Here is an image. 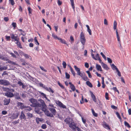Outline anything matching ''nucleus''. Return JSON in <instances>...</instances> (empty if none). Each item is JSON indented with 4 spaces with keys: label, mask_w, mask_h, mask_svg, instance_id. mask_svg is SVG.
I'll use <instances>...</instances> for the list:
<instances>
[{
    "label": "nucleus",
    "mask_w": 131,
    "mask_h": 131,
    "mask_svg": "<svg viewBox=\"0 0 131 131\" xmlns=\"http://www.w3.org/2000/svg\"><path fill=\"white\" fill-rule=\"evenodd\" d=\"M70 88L73 91H74L75 90V87L74 85L73 84L71 86H70Z\"/></svg>",
    "instance_id": "obj_33"
},
{
    "label": "nucleus",
    "mask_w": 131,
    "mask_h": 131,
    "mask_svg": "<svg viewBox=\"0 0 131 131\" xmlns=\"http://www.w3.org/2000/svg\"><path fill=\"white\" fill-rule=\"evenodd\" d=\"M124 125L125 126H126L128 128H130V126L129 124L126 121H124Z\"/></svg>",
    "instance_id": "obj_32"
},
{
    "label": "nucleus",
    "mask_w": 131,
    "mask_h": 131,
    "mask_svg": "<svg viewBox=\"0 0 131 131\" xmlns=\"http://www.w3.org/2000/svg\"><path fill=\"white\" fill-rule=\"evenodd\" d=\"M103 126L105 128H108V129H110V127L109 125L107 124L105 122H104V123L103 124Z\"/></svg>",
    "instance_id": "obj_21"
},
{
    "label": "nucleus",
    "mask_w": 131,
    "mask_h": 131,
    "mask_svg": "<svg viewBox=\"0 0 131 131\" xmlns=\"http://www.w3.org/2000/svg\"><path fill=\"white\" fill-rule=\"evenodd\" d=\"M2 89H3L4 91L6 92L4 93L5 96H7L8 97L10 98L14 96V94L10 92V91L8 90V88H3L2 90Z\"/></svg>",
    "instance_id": "obj_3"
},
{
    "label": "nucleus",
    "mask_w": 131,
    "mask_h": 131,
    "mask_svg": "<svg viewBox=\"0 0 131 131\" xmlns=\"http://www.w3.org/2000/svg\"><path fill=\"white\" fill-rule=\"evenodd\" d=\"M62 65L63 66V67L64 69H65L66 68L67 66V64L64 61H63L62 63Z\"/></svg>",
    "instance_id": "obj_45"
},
{
    "label": "nucleus",
    "mask_w": 131,
    "mask_h": 131,
    "mask_svg": "<svg viewBox=\"0 0 131 131\" xmlns=\"http://www.w3.org/2000/svg\"><path fill=\"white\" fill-rule=\"evenodd\" d=\"M14 96L15 97V98L16 99L19 100V99L22 100V99L20 97L19 93H15L14 94Z\"/></svg>",
    "instance_id": "obj_14"
},
{
    "label": "nucleus",
    "mask_w": 131,
    "mask_h": 131,
    "mask_svg": "<svg viewBox=\"0 0 131 131\" xmlns=\"http://www.w3.org/2000/svg\"><path fill=\"white\" fill-rule=\"evenodd\" d=\"M28 10L29 11V14H31L32 13V10L30 7H28Z\"/></svg>",
    "instance_id": "obj_50"
},
{
    "label": "nucleus",
    "mask_w": 131,
    "mask_h": 131,
    "mask_svg": "<svg viewBox=\"0 0 131 131\" xmlns=\"http://www.w3.org/2000/svg\"><path fill=\"white\" fill-rule=\"evenodd\" d=\"M58 106L60 107H62L63 108H66V106L63 105L61 102H60V103L59 104Z\"/></svg>",
    "instance_id": "obj_26"
},
{
    "label": "nucleus",
    "mask_w": 131,
    "mask_h": 131,
    "mask_svg": "<svg viewBox=\"0 0 131 131\" xmlns=\"http://www.w3.org/2000/svg\"><path fill=\"white\" fill-rule=\"evenodd\" d=\"M48 109L52 113L51 114L53 115H55L56 113V110L53 108H52L49 107H48Z\"/></svg>",
    "instance_id": "obj_9"
},
{
    "label": "nucleus",
    "mask_w": 131,
    "mask_h": 131,
    "mask_svg": "<svg viewBox=\"0 0 131 131\" xmlns=\"http://www.w3.org/2000/svg\"><path fill=\"white\" fill-rule=\"evenodd\" d=\"M42 101L41 103L42 104V110L44 112L45 115L48 116L53 117L54 116H53V115L51 113H50L49 111H48L47 109H46V106L44 102L42 100Z\"/></svg>",
    "instance_id": "obj_1"
},
{
    "label": "nucleus",
    "mask_w": 131,
    "mask_h": 131,
    "mask_svg": "<svg viewBox=\"0 0 131 131\" xmlns=\"http://www.w3.org/2000/svg\"><path fill=\"white\" fill-rule=\"evenodd\" d=\"M96 69L97 70H98V71H102V68L100 66V65L96 64Z\"/></svg>",
    "instance_id": "obj_16"
},
{
    "label": "nucleus",
    "mask_w": 131,
    "mask_h": 131,
    "mask_svg": "<svg viewBox=\"0 0 131 131\" xmlns=\"http://www.w3.org/2000/svg\"><path fill=\"white\" fill-rule=\"evenodd\" d=\"M85 66L87 68H88L89 67V65L88 63L87 62H86L85 63Z\"/></svg>",
    "instance_id": "obj_62"
},
{
    "label": "nucleus",
    "mask_w": 131,
    "mask_h": 131,
    "mask_svg": "<svg viewBox=\"0 0 131 131\" xmlns=\"http://www.w3.org/2000/svg\"><path fill=\"white\" fill-rule=\"evenodd\" d=\"M117 25V23L116 21H114V27L113 28L114 29H116V26Z\"/></svg>",
    "instance_id": "obj_36"
},
{
    "label": "nucleus",
    "mask_w": 131,
    "mask_h": 131,
    "mask_svg": "<svg viewBox=\"0 0 131 131\" xmlns=\"http://www.w3.org/2000/svg\"><path fill=\"white\" fill-rule=\"evenodd\" d=\"M111 107L113 109L116 110L117 109V107L116 106H115L114 105H112L111 106Z\"/></svg>",
    "instance_id": "obj_52"
},
{
    "label": "nucleus",
    "mask_w": 131,
    "mask_h": 131,
    "mask_svg": "<svg viewBox=\"0 0 131 131\" xmlns=\"http://www.w3.org/2000/svg\"><path fill=\"white\" fill-rule=\"evenodd\" d=\"M12 25L14 29H15L16 27V24L15 22H13L12 24Z\"/></svg>",
    "instance_id": "obj_42"
},
{
    "label": "nucleus",
    "mask_w": 131,
    "mask_h": 131,
    "mask_svg": "<svg viewBox=\"0 0 131 131\" xmlns=\"http://www.w3.org/2000/svg\"><path fill=\"white\" fill-rule=\"evenodd\" d=\"M2 113L3 115H5L7 113V112L6 111H3Z\"/></svg>",
    "instance_id": "obj_64"
},
{
    "label": "nucleus",
    "mask_w": 131,
    "mask_h": 131,
    "mask_svg": "<svg viewBox=\"0 0 131 131\" xmlns=\"http://www.w3.org/2000/svg\"><path fill=\"white\" fill-rule=\"evenodd\" d=\"M87 31L88 32L89 34L90 35H92V31L90 29V28L87 29Z\"/></svg>",
    "instance_id": "obj_59"
},
{
    "label": "nucleus",
    "mask_w": 131,
    "mask_h": 131,
    "mask_svg": "<svg viewBox=\"0 0 131 131\" xmlns=\"http://www.w3.org/2000/svg\"><path fill=\"white\" fill-rule=\"evenodd\" d=\"M71 2V5L72 8H73V10L75 11V6H74V0H70Z\"/></svg>",
    "instance_id": "obj_24"
},
{
    "label": "nucleus",
    "mask_w": 131,
    "mask_h": 131,
    "mask_svg": "<svg viewBox=\"0 0 131 131\" xmlns=\"http://www.w3.org/2000/svg\"><path fill=\"white\" fill-rule=\"evenodd\" d=\"M41 127L43 129H45L47 127V126L45 124H42Z\"/></svg>",
    "instance_id": "obj_38"
},
{
    "label": "nucleus",
    "mask_w": 131,
    "mask_h": 131,
    "mask_svg": "<svg viewBox=\"0 0 131 131\" xmlns=\"http://www.w3.org/2000/svg\"><path fill=\"white\" fill-rule=\"evenodd\" d=\"M71 121L70 118H66L64 120V121L67 124H68L69 125V126L71 124V123L72 124H73H73L74 123L72 119H71Z\"/></svg>",
    "instance_id": "obj_5"
},
{
    "label": "nucleus",
    "mask_w": 131,
    "mask_h": 131,
    "mask_svg": "<svg viewBox=\"0 0 131 131\" xmlns=\"http://www.w3.org/2000/svg\"><path fill=\"white\" fill-rule=\"evenodd\" d=\"M111 67L112 69L114 70H116V71L118 69L117 67L114 64H113L111 65Z\"/></svg>",
    "instance_id": "obj_25"
},
{
    "label": "nucleus",
    "mask_w": 131,
    "mask_h": 131,
    "mask_svg": "<svg viewBox=\"0 0 131 131\" xmlns=\"http://www.w3.org/2000/svg\"><path fill=\"white\" fill-rule=\"evenodd\" d=\"M9 2L12 6L14 5L15 4V3L14 0H9Z\"/></svg>",
    "instance_id": "obj_34"
},
{
    "label": "nucleus",
    "mask_w": 131,
    "mask_h": 131,
    "mask_svg": "<svg viewBox=\"0 0 131 131\" xmlns=\"http://www.w3.org/2000/svg\"><path fill=\"white\" fill-rule=\"evenodd\" d=\"M19 123V120L18 119L17 121H15L13 122V124L15 125L17 124L18 123Z\"/></svg>",
    "instance_id": "obj_54"
},
{
    "label": "nucleus",
    "mask_w": 131,
    "mask_h": 131,
    "mask_svg": "<svg viewBox=\"0 0 131 131\" xmlns=\"http://www.w3.org/2000/svg\"><path fill=\"white\" fill-rule=\"evenodd\" d=\"M19 53L20 54L21 56H22V55L24 56L25 54V53L23 52L22 51H21L20 50L19 51Z\"/></svg>",
    "instance_id": "obj_49"
},
{
    "label": "nucleus",
    "mask_w": 131,
    "mask_h": 131,
    "mask_svg": "<svg viewBox=\"0 0 131 131\" xmlns=\"http://www.w3.org/2000/svg\"><path fill=\"white\" fill-rule=\"evenodd\" d=\"M29 101L31 102L32 104L30 105L32 107H40L41 104L38 102L37 100L33 98H31L29 100Z\"/></svg>",
    "instance_id": "obj_2"
},
{
    "label": "nucleus",
    "mask_w": 131,
    "mask_h": 131,
    "mask_svg": "<svg viewBox=\"0 0 131 131\" xmlns=\"http://www.w3.org/2000/svg\"><path fill=\"white\" fill-rule=\"evenodd\" d=\"M15 40V41H18L19 40V38L17 36H15L14 39Z\"/></svg>",
    "instance_id": "obj_57"
},
{
    "label": "nucleus",
    "mask_w": 131,
    "mask_h": 131,
    "mask_svg": "<svg viewBox=\"0 0 131 131\" xmlns=\"http://www.w3.org/2000/svg\"><path fill=\"white\" fill-rule=\"evenodd\" d=\"M40 68L41 70H43V71L45 72L47 71V70L45 69L43 67L40 66Z\"/></svg>",
    "instance_id": "obj_61"
},
{
    "label": "nucleus",
    "mask_w": 131,
    "mask_h": 131,
    "mask_svg": "<svg viewBox=\"0 0 131 131\" xmlns=\"http://www.w3.org/2000/svg\"><path fill=\"white\" fill-rule=\"evenodd\" d=\"M17 104L18 106H20V108L21 109H23L25 108V107H26V106H25L24 104L22 103L18 102L17 103Z\"/></svg>",
    "instance_id": "obj_10"
},
{
    "label": "nucleus",
    "mask_w": 131,
    "mask_h": 131,
    "mask_svg": "<svg viewBox=\"0 0 131 131\" xmlns=\"http://www.w3.org/2000/svg\"><path fill=\"white\" fill-rule=\"evenodd\" d=\"M10 99H7L5 98L4 100V105H8L10 103Z\"/></svg>",
    "instance_id": "obj_11"
},
{
    "label": "nucleus",
    "mask_w": 131,
    "mask_h": 131,
    "mask_svg": "<svg viewBox=\"0 0 131 131\" xmlns=\"http://www.w3.org/2000/svg\"><path fill=\"white\" fill-rule=\"evenodd\" d=\"M16 43L17 44L18 47H19L20 48H22L21 43L19 41H17Z\"/></svg>",
    "instance_id": "obj_28"
},
{
    "label": "nucleus",
    "mask_w": 131,
    "mask_h": 131,
    "mask_svg": "<svg viewBox=\"0 0 131 131\" xmlns=\"http://www.w3.org/2000/svg\"><path fill=\"white\" fill-rule=\"evenodd\" d=\"M112 89L115 92H117L118 94H119V91L117 89L116 87H113Z\"/></svg>",
    "instance_id": "obj_30"
},
{
    "label": "nucleus",
    "mask_w": 131,
    "mask_h": 131,
    "mask_svg": "<svg viewBox=\"0 0 131 131\" xmlns=\"http://www.w3.org/2000/svg\"><path fill=\"white\" fill-rule=\"evenodd\" d=\"M19 118L21 120L23 119L26 120L27 119L26 117L25 116V115L24 113V112L23 111H21V114Z\"/></svg>",
    "instance_id": "obj_8"
},
{
    "label": "nucleus",
    "mask_w": 131,
    "mask_h": 131,
    "mask_svg": "<svg viewBox=\"0 0 131 131\" xmlns=\"http://www.w3.org/2000/svg\"><path fill=\"white\" fill-rule=\"evenodd\" d=\"M1 84L4 85H8L10 84L9 82L5 80H1Z\"/></svg>",
    "instance_id": "obj_7"
},
{
    "label": "nucleus",
    "mask_w": 131,
    "mask_h": 131,
    "mask_svg": "<svg viewBox=\"0 0 131 131\" xmlns=\"http://www.w3.org/2000/svg\"><path fill=\"white\" fill-rule=\"evenodd\" d=\"M8 62L9 63H10L12 64L15 65H16V64L15 62H14L13 61H12L10 60H8Z\"/></svg>",
    "instance_id": "obj_35"
},
{
    "label": "nucleus",
    "mask_w": 131,
    "mask_h": 131,
    "mask_svg": "<svg viewBox=\"0 0 131 131\" xmlns=\"http://www.w3.org/2000/svg\"><path fill=\"white\" fill-rule=\"evenodd\" d=\"M27 114L29 118H31L33 117V114H31L29 112Z\"/></svg>",
    "instance_id": "obj_40"
},
{
    "label": "nucleus",
    "mask_w": 131,
    "mask_h": 131,
    "mask_svg": "<svg viewBox=\"0 0 131 131\" xmlns=\"http://www.w3.org/2000/svg\"><path fill=\"white\" fill-rule=\"evenodd\" d=\"M36 122L37 124H38L39 123V121L41 122L43 120V119L42 118H37L36 119Z\"/></svg>",
    "instance_id": "obj_18"
},
{
    "label": "nucleus",
    "mask_w": 131,
    "mask_h": 131,
    "mask_svg": "<svg viewBox=\"0 0 131 131\" xmlns=\"http://www.w3.org/2000/svg\"><path fill=\"white\" fill-rule=\"evenodd\" d=\"M84 98L83 96L82 95V96L81 100L80 101V103L82 104L84 103Z\"/></svg>",
    "instance_id": "obj_48"
},
{
    "label": "nucleus",
    "mask_w": 131,
    "mask_h": 131,
    "mask_svg": "<svg viewBox=\"0 0 131 131\" xmlns=\"http://www.w3.org/2000/svg\"><path fill=\"white\" fill-rule=\"evenodd\" d=\"M83 32H82L80 34V39L81 38H85Z\"/></svg>",
    "instance_id": "obj_39"
},
{
    "label": "nucleus",
    "mask_w": 131,
    "mask_h": 131,
    "mask_svg": "<svg viewBox=\"0 0 131 131\" xmlns=\"http://www.w3.org/2000/svg\"><path fill=\"white\" fill-rule=\"evenodd\" d=\"M82 79H83V80L85 81H86L88 80H89V78H88L87 77L86 75L84 73L83 76L82 78Z\"/></svg>",
    "instance_id": "obj_19"
},
{
    "label": "nucleus",
    "mask_w": 131,
    "mask_h": 131,
    "mask_svg": "<svg viewBox=\"0 0 131 131\" xmlns=\"http://www.w3.org/2000/svg\"><path fill=\"white\" fill-rule=\"evenodd\" d=\"M116 115H117V117H118L120 119V120H121L122 119V118H121L120 116V114H119V113L118 112H116Z\"/></svg>",
    "instance_id": "obj_43"
},
{
    "label": "nucleus",
    "mask_w": 131,
    "mask_h": 131,
    "mask_svg": "<svg viewBox=\"0 0 131 131\" xmlns=\"http://www.w3.org/2000/svg\"><path fill=\"white\" fill-rule=\"evenodd\" d=\"M10 54L11 55L12 57H13L14 58H16V55L14 53L12 52H10Z\"/></svg>",
    "instance_id": "obj_53"
},
{
    "label": "nucleus",
    "mask_w": 131,
    "mask_h": 131,
    "mask_svg": "<svg viewBox=\"0 0 131 131\" xmlns=\"http://www.w3.org/2000/svg\"><path fill=\"white\" fill-rule=\"evenodd\" d=\"M80 41L82 44L84 45H85L86 41V39L85 38H81L80 39Z\"/></svg>",
    "instance_id": "obj_20"
},
{
    "label": "nucleus",
    "mask_w": 131,
    "mask_h": 131,
    "mask_svg": "<svg viewBox=\"0 0 131 131\" xmlns=\"http://www.w3.org/2000/svg\"><path fill=\"white\" fill-rule=\"evenodd\" d=\"M52 36L54 37L55 39H58V38H59V37H57L56 35H55L54 34H52Z\"/></svg>",
    "instance_id": "obj_63"
},
{
    "label": "nucleus",
    "mask_w": 131,
    "mask_h": 131,
    "mask_svg": "<svg viewBox=\"0 0 131 131\" xmlns=\"http://www.w3.org/2000/svg\"><path fill=\"white\" fill-rule=\"evenodd\" d=\"M47 91L50 92H51L52 93H53L54 92L53 91L50 87L48 88V90Z\"/></svg>",
    "instance_id": "obj_44"
},
{
    "label": "nucleus",
    "mask_w": 131,
    "mask_h": 131,
    "mask_svg": "<svg viewBox=\"0 0 131 131\" xmlns=\"http://www.w3.org/2000/svg\"><path fill=\"white\" fill-rule=\"evenodd\" d=\"M19 114L18 113L12 114L10 117L11 119H15L18 118Z\"/></svg>",
    "instance_id": "obj_13"
},
{
    "label": "nucleus",
    "mask_w": 131,
    "mask_h": 131,
    "mask_svg": "<svg viewBox=\"0 0 131 131\" xmlns=\"http://www.w3.org/2000/svg\"><path fill=\"white\" fill-rule=\"evenodd\" d=\"M58 84L62 89H64V87L60 82H59L58 81Z\"/></svg>",
    "instance_id": "obj_41"
},
{
    "label": "nucleus",
    "mask_w": 131,
    "mask_h": 131,
    "mask_svg": "<svg viewBox=\"0 0 131 131\" xmlns=\"http://www.w3.org/2000/svg\"><path fill=\"white\" fill-rule=\"evenodd\" d=\"M71 124L69 126V127L71 128L73 130L76 131V129H77L78 131H81V129L77 126H76V124L74 123L73 124H72L71 123Z\"/></svg>",
    "instance_id": "obj_4"
},
{
    "label": "nucleus",
    "mask_w": 131,
    "mask_h": 131,
    "mask_svg": "<svg viewBox=\"0 0 131 131\" xmlns=\"http://www.w3.org/2000/svg\"><path fill=\"white\" fill-rule=\"evenodd\" d=\"M90 93L91 98L92 99L93 101L94 102H96V99L95 95L93 94L92 92L90 91Z\"/></svg>",
    "instance_id": "obj_12"
},
{
    "label": "nucleus",
    "mask_w": 131,
    "mask_h": 131,
    "mask_svg": "<svg viewBox=\"0 0 131 131\" xmlns=\"http://www.w3.org/2000/svg\"><path fill=\"white\" fill-rule=\"evenodd\" d=\"M17 84L19 85V86H22V87L23 89H28L27 85V84L26 85L24 84L21 81H19L17 83Z\"/></svg>",
    "instance_id": "obj_6"
},
{
    "label": "nucleus",
    "mask_w": 131,
    "mask_h": 131,
    "mask_svg": "<svg viewBox=\"0 0 131 131\" xmlns=\"http://www.w3.org/2000/svg\"><path fill=\"white\" fill-rule=\"evenodd\" d=\"M92 113L93 115L95 117H97V114L95 112L93 109H91Z\"/></svg>",
    "instance_id": "obj_29"
},
{
    "label": "nucleus",
    "mask_w": 131,
    "mask_h": 131,
    "mask_svg": "<svg viewBox=\"0 0 131 131\" xmlns=\"http://www.w3.org/2000/svg\"><path fill=\"white\" fill-rule=\"evenodd\" d=\"M24 56L25 57L26 59L29 58V57H31L30 56L27 54H25Z\"/></svg>",
    "instance_id": "obj_51"
},
{
    "label": "nucleus",
    "mask_w": 131,
    "mask_h": 131,
    "mask_svg": "<svg viewBox=\"0 0 131 131\" xmlns=\"http://www.w3.org/2000/svg\"><path fill=\"white\" fill-rule=\"evenodd\" d=\"M7 67L4 66L3 67H1V71H2L3 70H5L7 69Z\"/></svg>",
    "instance_id": "obj_46"
},
{
    "label": "nucleus",
    "mask_w": 131,
    "mask_h": 131,
    "mask_svg": "<svg viewBox=\"0 0 131 131\" xmlns=\"http://www.w3.org/2000/svg\"><path fill=\"white\" fill-rule=\"evenodd\" d=\"M116 71L117 72V75L119 77H121V72L118 69L116 70Z\"/></svg>",
    "instance_id": "obj_60"
},
{
    "label": "nucleus",
    "mask_w": 131,
    "mask_h": 131,
    "mask_svg": "<svg viewBox=\"0 0 131 131\" xmlns=\"http://www.w3.org/2000/svg\"><path fill=\"white\" fill-rule=\"evenodd\" d=\"M86 85L90 88L93 87V85L89 81H87L86 82Z\"/></svg>",
    "instance_id": "obj_23"
},
{
    "label": "nucleus",
    "mask_w": 131,
    "mask_h": 131,
    "mask_svg": "<svg viewBox=\"0 0 131 131\" xmlns=\"http://www.w3.org/2000/svg\"><path fill=\"white\" fill-rule=\"evenodd\" d=\"M108 93L106 92L105 94V97L106 98V99L107 100H108L109 99V97L108 96Z\"/></svg>",
    "instance_id": "obj_47"
},
{
    "label": "nucleus",
    "mask_w": 131,
    "mask_h": 131,
    "mask_svg": "<svg viewBox=\"0 0 131 131\" xmlns=\"http://www.w3.org/2000/svg\"><path fill=\"white\" fill-rule=\"evenodd\" d=\"M5 37H6V39L7 41H8V40L9 41L10 40V36H5Z\"/></svg>",
    "instance_id": "obj_58"
},
{
    "label": "nucleus",
    "mask_w": 131,
    "mask_h": 131,
    "mask_svg": "<svg viewBox=\"0 0 131 131\" xmlns=\"http://www.w3.org/2000/svg\"><path fill=\"white\" fill-rule=\"evenodd\" d=\"M65 77L66 78L68 79H69L70 78V76L69 74H68L67 72H66L65 73Z\"/></svg>",
    "instance_id": "obj_37"
},
{
    "label": "nucleus",
    "mask_w": 131,
    "mask_h": 131,
    "mask_svg": "<svg viewBox=\"0 0 131 131\" xmlns=\"http://www.w3.org/2000/svg\"><path fill=\"white\" fill-rule=\"evenodd\" d=\"M58 40H60V42L61 43L63 44H67L66 41H65L64 39H62L61 38H58Z\"/></svg>",
    "instance_id": "obj_22"
},
{
    "label": "nucleus",
    "mask_w": 131,
    "mask_h": 131,
    "mask_svg": "<svg viewBox=\"0 0 131 131\" xmlns=\"http://www.w3.org/2000/svg\"><path fill=\"white\" fill-rule=\"evenodd\" d=\"M74 67L76 71L77 72V74H80V69L77 67L76 66H74Z\"/></svg>",
    "instance_id": "obj_17"
},
{
    "label": "nucleus",
    "mask_w": 131,
    "mask_h": 131,
    "mask_svg": "<svg viewBox=\"0 0 131 131\" xmlns=\"http://www.w3.org/2000/svg\"><path fill=\"white\" fill-rule=\"evenodd\" d=\"M107 60L109 63H111L112 62V61L110 58L108 57L107 58Z\"/></svg>",
    "instance_id": "obj_56"
},
{
    "label": "nucleus",
    "mask_w": 131,
    "mask_h": 131,
    "mask_svg": "<svg viewBox=\"0 0 131 131\" xmlns=\"http://www.w3.org/2000/svg\"><path fill=\"white\" fill-rule=\"evenodd\" d=\"M26 94L22 93L21 94V96L23 98H24L26 97Z\"/></svg>",
    "instance_id": "obj_55"
},
{
    "label": "nucleus",
    "mask_w": 131,
    "mask_h": 131,
    "mask_svg": "<svg viewBox=\"0 0 131 131\" xmlns=\"http://www.w3.org/2000/svg\"><path fill=\"white\" fill-rule=\"evenodd\" d=\"M102 66L104 69L106 70H108L109 69V68L107 65L106 64L104 63L103 62H102Z\"/></svg>",
    "instance_id": "obj_15"
},
{
    "label": "nucleus",
    "mask_w": 131,
    "mask_h": 131,
    "mask_svg": "<svg viewBox=\"0 0 131 131\" xmlns=\"http://www.w3.org/2000/svg\"><path fill=\"white\" fill-rule=\"evenodd\" d=\"M34 39L35 40V43L36 44V45L37 44L38 45H39V43L38 42L37 40V37H35L34 38Z\"/></svg>",
    "instance_id": "obj_31"
},
{
    "label": "nucleus",
    "mask_w": 131,
    "mask_h": 131,
    "mask_svg": "<svg viewBox=\"0 0 131 131\" xmlns=\"http://www.w3.org/2000/svg\"><path fill=\"white\" fill-rule=\"evenodd\" d=\"M26 107L25 108H27V109H25V111H26V112L27 111H31L32 110V108L30 107L29 106H26Z\"/></svg>",
    "instance_id": "obj_27"
}]
</instances>
